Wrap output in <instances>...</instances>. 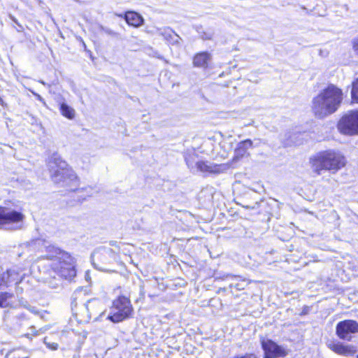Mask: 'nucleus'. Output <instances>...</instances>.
<instances>
[{
  "label": "nucleus",
  "instance_id": "nucleus-1",
  "mask_svg": "<svg viewBox=\"0 0 358 358\" xmlns=\"http://www.w3.org/2000/svg\"><path fill=\"white\" fill-rule=\"evenodd\" d=\"M343 100V92L334 85L324 89L312 101V110L320 119L335 113Z\"/></svg>",
  "mask_w": 358,
  "mask_h": 358
},
{
  "label": "nucleus",
  "instance_id": "nucleus-2",
  "mask_svg": "<svg viewBox=\"0 0 358 358\" xmlns=\"http://www.w3.org/2000/svg\"><path fill=\"white\" fill-rule=\"evenodd\" d=\"M49 166L51 178L54 182L63 187H69L70 191H75L74 187L78 185V177L59 155L53 154L50 158Z\"/></svg>",
  "mask_w": 358,
  "mask_h": 358
},
{
  "label": "nucleus",
  "instance_id": "nucleus-3",
  "mask_svg": "<svg viewBox=\"0 0 358 358\" xmlns=\"http://www.w3.org/2000/svg\"><path fill=\"white\" fill-rule=\"evenodd\" d=\"M345 162L340 152L328 150L320 152L313 159V167L320 174L322 170L336 171L343 167Z\"/></svg>",
  "mask_w": 358,
  "mask_h": 358
},
{
  "label": "nucleus",
  "instance_id": "nucleus-4",
  "mask_svg": "<svg viewBox=\"0 0 358 358\" xmlns=\"http://www.w3.org/2000/svg\"><path fill=\"white\" fill-rule=\"evenodd\" d=\"M48 251L52 254L50 255L51 259L55 258L59 262V267L55 271L57 274L69 280H71L76 275L74 266V259L70 254L62 250L54 245L48 247Z\"/></svg>",
  "mask_w": 358,
  "mask_h": 358
},
{
  "label": "nucleus",
  "instance_id": "nucleus-5",
  "mask_svg": "<svg viewBox=\"0 0 358 358\" xmlns=\"http://www.w3.org/2000/svg\"><path fill=\"white\" fill-rule=\"evenodd\" d=\"M24 215L10 206L9 203L0 206V229L17 230L22 226Z\"/></svg>",
  "mask_w": 358,
  "mask_h": 358
},
{
  "label": "nucleus",
  "instance_id": "nucleus-6",
  "mask_svg": "<svg viewBox=\"0 0 358 358\" xmlns=\"http://www.w3.org/2000/svg\"><path fill=\"white\" fill-rule=\"evenodd\" d=\"M133 311L129 299L125 296H120L113 301L112 312L108 319L115 323L120 322L130 317Z\"/></svg>",
  "mask_w": 358,
  "mask_h": 358
},
{
  "label": "nucleus",
  "instance_id": "nucleus-7",
  "mask_svg": "<svg viewBox=\"0 0 358 358\" xmlns=\"http://www.w3.org/2000/svg\"><path fill=\"white\" fill-rule=\"evenodd\" d=\"M338 129L346 135L358 134V110H350L343 115L338 122Z\"/></svg>",
  "mask_w": 358,
  "mask_h": 358
},
{
  "label": "nucleus",
  "instance_id": "nucleus-8",
  "mask_svg": "<svg viewBox=\"0 0 358 358\" xmlns=\"http://www.w3.org/2000/svg\"><path fill=\"white\" fill-rule=\"evenodd\" d=\"M262 348L264 350V358L284 357L288 355V350L271 339H262Z\"/></svg>",
  "mask_w": 358,
  "mask_h": 358
},
{
  "label": "nucleus",
  "instance_id": "nucleus-9",
  "mask_svg": "<svg viewBox=\"0 0 358 358\" xmlns=\"http://www.w3.org/2000/svg\"><path fill=\"white\" fill-rule=\"evenodd\" d=\"M356 333H358V322L355 320H343L336 325V334L343 340L350 341L351 334Z\"/></svg>",
  "mask_w": 358,
  "mask_h": 358
},
{
  "label": "nucleus",
  "instance_id": "nucleus-10",
  "mask_svg": "<svg viewBox=\"0 0 358 358\" xmlns=\"http://www.w3.org/2000/svg\"><path fill=\"white\" fill-rule=\"evenodd\" d=\"M83 310H85V322H89L92 318L97 320L103 313V304L96 299H92L83 305Z\"/></svg>",
  "mask_w": 358,
  "mask_h": 358
},
{
  "label": "nucleus",
  "instance_id": "nucleus-11",
  "mask_svg": "<svg viewBox=\"0 0 358 358\" xmlns=\"http://www.w3.org/2000/svg\"><path fill=\"white\" fill-rule=\"evenodd\" d=\"M113 252L110 248H99L92 255V260L94 266L100 271H106L107 268L100 264H107L110 262Z\"/></svg>",
  "mask_w": 358,
  "mask_h": 358
},
{
  "label": "nucleus",
  "instance_id": "nucleus-12",
  "mask_svg": "<svg viewBox=\"0 0 358 358\" xmlns=\"http://www.w3.org/2000/svg\"><path fill=\"white\" fill-rule=\"evenodd\" d=\"M328 348L335 353L343 356H352L356 352V348L352 345H345L339 341H330L327 343Z\"/></svg>",
  "mask_w": 358,
  "mask_h": 358
},
{
  "label": "nucleus",
  "instance_id": "nucleus-13",
  "mask_svg": "<svg viewBox=\"0 0 358 358\" xmlns=\"http://www.w3.org/2000/svg\"><path fill=\"white\" fill-rule=\"evenodd\" d=\"M253 143L250 139H246L239 142L234 149V154L232 161L236 162L244 157L249 156L248 150L252 148Z\"/></svg>",
  "mask_w": 358,
  "mask_h": 358
},
{
  "label": "nucleus",
  "instance_id": "nucleus-14",
  "mask_svg": "<svg viewBox=\"0 0 358 358\" xmlns=\"http://www.w3.org/2000/svg\"><path fill=\"white\" fill-rule=\"evenodd\" d=\"M157 34L162 36L169 44L180 45L182 41L181 37L169 27H164L157 29Z\"/></svg>",
  "mask_w": 358,
  "mask_h": 358
},
{
  "label": "nucleus",
  "instance_id": "nucleus-15",
  "mask_svg": "<svg viewBox=\"0 0 358 358\" xmlns=\"http://www.w3.org/2000/svg\"><path fill=\"white\" fill-rule=\"evenodd\" d=\"M212 59V55L208 52H201L196 53L193 57V65L195 67L207 69L209 62Z\"/></svg>",
  "mask_w": 358,
  "mask_h": 358
},
{
  "label": "nucleus",
  "instance_id": "nucleus-16",
  "mask_svg": "<svg viewBox=\"0 0 358 358\" xmlns=\"http://www.w3.org/2000/svg\"><path fill=\"white\" fill-rule=\"evenodd\" d=\"M197 173H220L221 172V165L215 164L208 161H200L197 164Z\"/></svg>",
  "mask_w": 358,
  "mask_h": 358
},
{
  "label": "nucleus",
  "instance_id": "nucleus-17",
  "mask_svg": "<svg viewBox=\"0 0 358 358\" xmlns=\"http://www.w3.org/2000/svg\"><path fill=\"white\" fill-rule=\"evenodd\" d=\"M124 20L129 25L135 27L142 25L144 21L143 17L134 11L126 12L124 13Z\"/></svg>",
  "mask_w": 358,
  "mask_h": 358
},
{
  "label": "nucleus",
  "instance_id": "nucleus-18",
  "mask_svg": "<svg viewBox=\"0 0 358 358\" xmlns=\"http://www.w3.org/2000/svg\"><path fill=\"white\" fill-rule=\"evenodd\" d=\"M13 296V294L9 292H0V307L3 308H17V306L15 305V303L12 301Z\"/></svg>",
  "mask_w": 358,
  "mask_h": 358
},
{
  "label": "nucleus",
  "instance_id": "nucleus-19",
  "mask_svg": "<svg viewBox=\"0 0 358 358\" xmlns=\"http://www.w3.org/2000/svg\"><path fill=\"white\" fill-rule=\"evenodd\" d=\"M15 274L14 269H10L6 271V273H3L1 275H0V289L3 287H7L10 285V281L9 280L10 276H13Z\"/></svg>",
  "mask_w": 358,
  "mask_h": 358
},
{
  "label": "nucleus",
  "instance_id": "nucleus-20",
  "mask_svg": "<svg viewBox=\"0 0 358 358\" xmlns=\"http://www.w3.org/2000/svg\"><path fill=\"white\" fill-rule=\"evenodd\" d=\"M60 112L63 116L69 120H72L75 117V110L65 103L60 105Z\"/></svg>",
  "mask_w": 358,
  "mask_h": 358
},
{
  "label": "nucleus",
  "instance_id": "nucleus-21",
  "mask_svg": "<svg viewBox=\"0 0 358 358\" xmlns=\"http://www.w3.org/2000/svg\"><path fill=\"white\" fill-rule=\"evenodd\" d=\"M186 164L188 168L192 173H197V165L196 164L200 162L197 160V157L195 155H189L185 158Z\"/></svg>",
  "mask_w": 358,
  "mask_h": 358
},
{
  "label": "nucleus",
  "instance_id": "nucleus-22",
  "mask_svg": "<svg viewBox=\"0 0 358 358\" xmlns=\"http://www.w3.org/2000/svg\"><path fill=\"white\" fill-rule=\"evenodd\" d=\"M186 164L188 168L192 173H197V165L196 164L200 162L197 160V157L195 155H189L185 158Z\"/></svg>",
  "mask_w": 358,
  "mask_h": 358
},
{
  "label": "nucleus",
  "instance_id": "nucleus-23",
  "mask_svg": "<svg viewBox=\"0 0 358 358\" xmlns=\"http://www.w3.org/2000/svg\"><path fill=\"white\" fill-rule=\"evenodd\" d=\"M356 76L357 77L352 84L351 95L352 99L358 102V73H356Z\"/></svg>",
  "mask_w": 358,
  "mask_h": 358
},
{
  "label": "nucleus",
  "instance_id": "nucleus-24",
  "mask_svg": "<svg viewBox=\"0 0 358 358\" xmlns=\"http://www.w3.org/2000/svg\"><path fill=\"white\" fill-rule=\"evenodd\" d=\"M92 189L90 187L82 189H78L77 193L78 196L80 198H82V200L85 199V196H90L92 194Z\"/></svg>",
  "mask_w": 358,
  "mask_h": 358
},
{
  "label": "nucleus",
  "instance_id": "nucleus-25",
  "mask_svg": "<svg viewBox=\"0 0 358 358\" xmlns=\"http://www.w3.org/2000/svg\"><path fill=\"white\" fill-rule=\"evenodd\" d=\"M23 307H24V308L27 309L29 312H31V313H34V314H35V315H40V317H41V318H43V313H40V312L36 309V307H34V306H32L29 305V304L28 303V302H25V303H23Z\"/></svg>",
  "mask_w": 358,
  "mask_h": 358
},
{
  "label": "nucleus",
  "instance_id": "nucleus-26",
  "mask_svg": "<svg viewBox=\"0 0 358 358\" xmlns=\"http://www.w3.org/2000/svg\"><path fill=\"white\" fill-rule=\"evenodd\" d=\"M200 29H201V27L197 29V31L199 34L201 38H202L203 40H210L212 38L213 35V32H211V31H200Z\"/></svg>",
  "mask_w": 358,
  "mask_h": 358
},
{
  "label": "nucleus",
  "instance_id": "nucleus-27",
  "mask_svg": "<svg viewBox=\"0 0 358 358\" xmlns=\"http://www.w3.org/2000/svg\"><path fill=\"white\" fill-rule=\"evenodd\" d=\"M15 275H13V276H10L9 280L10 281V285L13 282H15V284H18L22 280V279H20V278H19V274L15 271Z\"/></svg>",
  "mask_w": 358,
  "mask_h": 358
},
{
  "label": "nucleus",
  "instance_id": "nucleus-28",
  "mask_svg": "<svg viewBox=\"0 0 358 358\" xmlns=\"http://www.w3.org/2000/svg\"><path fill=\"white\" fill-rule=\"evenodd\" d=\"M85 314V310H83V306L80 310V312L78 313H76L77 315H79V317H80L79 320L81 322H85L84 321Z\"/></svg>",
  "mask_w": 358,
  "mask_h": 358
},
{
  "label": "nucleus",
  "instance_id": "nucleus-29",
  "mask_svg": "<svg viewBox=\"0 0 358 358\" xmlns=\"http://www.w3.org/2000/svg\"><path fill=\"white\" fill-rule=\"evenodd\" d=\"M80 294H81V292H75L73 293V296H72V301H71V305L72 306H77V303L76 302V299H77L78 295Z\"/></svg>",
  "mask_w": 358,
  "mask_h": 358
},
{
  "label": "nucleus",
  "instance_id": "nucleus-30",
  "mask_svg": "<svg viewBox=\"0 0 358 358\" xmlns=\"http://www.w3.org/2000/svg\"><path fill=\"white\" fill-rule=\"evenodd\" d=\"M10 17L18 26L17 29V31H22L23 29L22 26L18 23L17 20L13 16L10 15Z\"/></svg>",
  "mask_w": 358,
  "mask_h": 358
},
{
  "label": "nucleus",
  "instance_id": "nucleus-31",
  "mask_svg": "<svg viewBox=\"0 0 358 358\" xmlns=\"http://www.w3.org/2000/svg\"><path fill=\"white\" fill-rule=\"evenodd\" d=\"M354 51L358 55V38H355L352 41Z\"/></svg>",
  "mask_w": 358,
  "mask_h": 358
},
{
  "label": "nucleus",
  "instance_id": "nucleus-32",
  "mask_svg": "<svg viewBox=\"0 0 358 358\" xmlns=\"http://www.w3.org/2000/svg\"><path fill=\"white\" fill-rule=\"evenodd\" d=\"M103 30L108 35L116 36V33L110 29L105 28Z\"/></svg>",
  "mask_w": 358,
  "mask_h": 358
},
{
  "label": "nucleus",
  "instance_id": "nucleus-33",
  "mask_svg": "<svg viewBox=\"0 0 358 358\" xmlns=\"http://www.w3.org/2000/svg\"><path fill=\"white\" fill-rule=\"evenodd\" d=\"M25 302H27L26 300H24L23 298H20L18 300V303L16 304L17 306V308L19 307H23V303H25Z\"/></svg>",
  "mask_w": 358,
  "mask_h": 358
},
{
  "label": "nucleus",
  "instance_id": "nucleus-34",
  "mask_svg": "<svg viewBox=\"0 0 358 358\" xmlns=\"http://www.w3.org/2000/svg\"><path fill=\"white\" fill-rule=\"evenodd\" d=\"M34 95L36 96V98L37 99V100L41 101V102H44V100L38 94H36V93H34Z\"/></svg>",
  "mask_w": 358,
  "mask_h": 358
},
{
  "label": "nucleus",
  "instance_id": "nucleus-35",
  "mask_svg": "<svg viewBox=\"0 0 358 358\" xmlns=\"http://www.w3.org/2000/svg\"><path fill=\"white\" fill-rule=\"evenodd\" d=\"M235 287H236L238 289H243V287L240 284H237L236 285H235Z\"/></svg>",
  "mask_w": 358,
  "mask_h": 358
},
{
  "label": "nucleus",
  "instance_id": "nucleus-36",
  "mask_svg": "<svg viewBox=\"0 0 358 358\" xmlns=\"http://www.w3.org/2000/svg\"><path fill=\"white\" fill-rule=\"evenodd\" d=\"M72 358H80V355H79V354H78V353H75V354L73 355Z\"/></svg>",
  "mask_w": 358,
  "mask_h": 358
},
{
  "label": "nucleus",
  "instance_id": "nucleus-37",
  "mask_svg": "<svg viewBox=\"0 0 358 358\" xmlns=\"http://www.w3.org/2000/svg\"><path fill=\"white\" fill-rule=\"evenodd\" d=\"M30 329H31V332H34V331H35V327H34V326H31V327H30Z\"/></svg>",
  "mask_w": 358,
  "mask_h": 358
},
{
  "label": "nucleus",
  "instance_id": "nucleus-38",
  "mask_svg": "<svg viewBox=\"0 0 358 358\" xmlns=\"http://www.w3.org/2000/svg\"><path fill=\"white\" fill-rule=\"evenodd\" d=\"M57 345L56 344V345H55V346H53V347H52V348H53V349H56V348H57Z\"/></svg>",
  "mask_w": 358,
  "mask_h": 358
},
{
  "label": "nucleus",
  "instance_id": "nucleus-39",
  "mask_svg": "<svg viewBox=\"0 0 358 358\" xmlns=\"http://www.w3.org/2000/svg\"><path fill=\"white\" fill-rule=\"evenodd\" d=\"M357 358H358V355H357Z\"/></svg>",
  "mask_w": 358,
  "mask_h": 358
}]
</instances>
